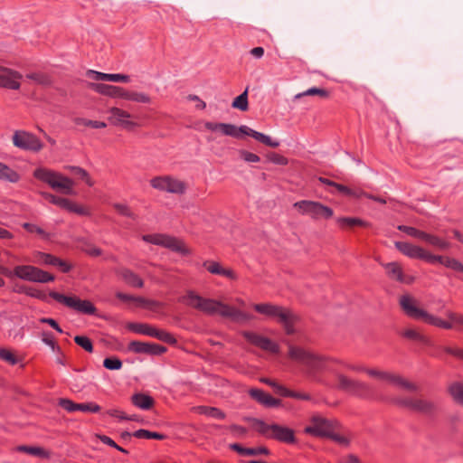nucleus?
Returning a JSON list of instances; mask_svg holds the SVG:
<instances>
[{
  "instance_id": "ddd939ff",
  "label": "nucleus",
  "mask_w": 463,
  "mask_h": 463,
  "mask_svg": "<svg viewBox=\"0 0 463 463\" xmlns=\"http://www.w3.org/2000/svg\"><path fill=\"white\" fill-rule=\"evenodd\" d=\"M142 240L147 243L162 246L183 255L190 254L189 249L182 240L170 235L163 233L146 234L142 236Z\"/></svg>"
},
{
  "instance_id": "7c9ffc66",
  "label": "nucleus",
  "mask_w": 463,
  "mask_h": 463,
  "mask_svg": "<svg viewBox=\"0 0 463 463\" xmlns=\"http://www.w3.org/2000/svg\"><path fill=\"white\" fill-rule=\"evenodd\" d=\"M89 73L94 75V80H106L112 82H124L128 83L130 80L128 75L119 74V73H104L95 71H90Z\"/></svg>"
},
{
  "instance_id": "052dcab7",
  "label": "nucleus",
  "mask_w": 463,
  "mask_h": 463,
  "mask_svg": "<svg viewBox=\"0 0 463 463\" xmlns=\"http://www.w3.org/2000/svg\"><path fill=\"white\" fill-rule=\"evenodd\" d=\"M147 349V354L150 355H160L166 352V347L155 343H148Z\"/></svg>"
},
{
  "instance_id": "c756f323",
  "label": "nucleus",
  "mask_w": 463,
  "mask_h": 463,
  "mask_svg": "<svg viewBox=\"0 0 463 463\" xmlns=\"http://www.w3.org/2000/svg\"><path fill=\"white\" fill-rule=\"evenodd\" d=\"M383 267L386 270L388 277L391 279H394L396 281L402 283H410L412 281V279L407 280L403 276V271L402 266L398 262H390L383 264Z\"/></svg>"
},
{
  "instance_id": "a19ab883",
  "label": "nucleus",
  "mask_w": 463,
  "mask_h": 463,
  "mask_svg": "<svg viewBox=\"0 0 463 463\" xmlns=\"http://www.w3.org/2000/svg\"><path fill=\"white\" fill-rule=\"evenodd\" d=\"M26 78L33 80L35 83L42 86H49L52 84V79L49 75L43 72H32L26 74Z\"/></svg>"
},
{
  "instance_id": "dca6fc26",
  "label": "nucleus",
  "mask_w": 463,
  "mask_h": 463,
  "mask_svg": "<svg viewBox=\"0 0 463 463\" xmlns=\"http://www.w3.org/2000/svg\"><path fill=\"white\" fill-rule=\"evenodd\" d=\"M50 297L59 303L71 307L80 313L87 315H94L97 308L90 300H81L77 297L64 296L61 293L52 291Z\"/></svg>"
},
{
  "instance_id": "c85d7f7f",
  "label": "nucleus",
  "mask_w": 463,
  "mask_h": 463,
  "mask_svg": "<svg viewBox=\"0 0 463 463\" xmlns=\"http://www.w3.org/2000/svg\"><path fill=\"white\" fill-rule=\"evenodd\" d=\"M15 451L25 453L43 459H49L52 452L39 446L20 445L15 448Z\"/></svg>"
},
{
  "instance_id": "680f3d73",
  "label": "nucleus",
  "mask_w": 463,
  "mask_h": 463,
  "mask_svg": "<svg viewBox=\"0 0 463 463\" xmlns=\"http://www.w3.org/2000/svg\"><path fill=\"white\" fill-rule=\"evenodd\" d=\"M445 267L458 272H463V264L455 258L449 257L446 260Z\"/></svg>"
},
{
  "instance_id": "f257e3e1",
  "label": "nucleus",
  "mask_w": 463,
  "mask_h": 463,
  "mask_svg": "<svg viewBox=\"0 0 463 463\" xmlns=\"http://www.w3.org/2000/svg\"><path fill=\"white\" fill-rule=\"evenodd\" d=\"M288 356L289 359L304 365L307 377L314 382H320L318 373L323 371L330 370L329 365L331 364H340L356 373L364 372L366 373V370L369 369L363 364H347L332 357L317 354L309 349L294 345H288Z\"/></svg>"
},
{
  "instance_id": "f03ea898",
  "label": "nucleus",
  "mask_w": 463,
  "mask_h": 463,
  "mask_svg": "<svg viewBox=\"0 0 463 463\" xmlns=\"http://www.w3.org/2000/svg\"><path fill=\"white\" fill-rule=\"evenodd\" d=\"M178 301L208 316L219 315L237 323L252 319V316L248 313L219 300L203 298L193 290H188Z\"/></svg>"
},
{
  "instance_id": "2f4dec72",
  "label": "nucleus",
  "mask_w": 463,
  "mask_h": 463,
  "mask_svg": "<svg viewBox=\"0 0 463 463\" xmlns=\"http://www.w3.org/2000/svg\"><path fill=\"white\" fill-rule=\"evenodd\" d=\"M131 402L141 410H150L154 404V399L145 393H135L131 396Z\"/></svg>"
},
{
  "instance_id": "9d476101",
  "label": "nucleus",
  "mask_w": 463,
  "mask_h": 463,
  "mask_svg": "<svg viewBox=\"0 0 463 463\" xmlns=\"http://www.w3.org/2000/svg\"><path fill=\"white\" fill-rule=\"evenodd\" d=\"M293 207L301 215H307L312 220L317 221L320 219L328 220L334 215V211L329 206H326L320 202L311 200H301L296 202Z\"/></svg>"
},
{
  "instance_id": "4c0bfd02",
  "label": "nucleus",
  "mask_w": 463,
  "mask_h": 463,
  "mask_svg": "<svg viewBox=\"0 0 463 463\" xmlns=\"http://www.w3.org/2000/svg\"><path fill=\"white\" fill-rule=\"evenodd\" d=\"M65 169L71 171L74 175H78L81 180H83L89 186L94 185V181L90 177V174L83 169L82 167L76 165H67Z\"/></svg>"
},
{
  "instance_id": "a18cd8bd",
  "label": "nucleus",
  "mask_w": 463,
  "mask_h": 463,
  "mask_svg": "<svg viewBox=\"0 0 463 463\" xmlns=\"http://www.w3.org/2000/svg\"><path fill=\"white\" fill-rule=\"evenodd\" d=\"M33 261L38 264H44V265H52L54 255H52L50 253H45L42 251H34L33 253Z\"/></svg>"
},
{
  "instance_id": "864d4df0",
  "label": "nucleus",
  "mask_w": 463,
  "mask_h": 463,
  "mask_svg": "<svg viewBox=\"0 0 463 463\" xmlns=\"http://www.w3.org/2000/svg\"><path fill=\"white\" fill-rule=\"evenodd\" d=\"M266 157L269 162H271L275 165H286L288 164V159L286 156L279 155L278 153H275V152L269 153L266 156Z\"/></svg>"
},
{
  "instance_id": "f8f14e48",
  "label": "nucleus",
  "mask_w": 463,
  "mask_h": 463,
  "mask_svg": "<svg viewBox=\"0 0 463 463\" xmlns=\"http://www.w3.org/2000/svg\"><path fill=\"white\" fill-rule=\"evenodd\" d=\"M222 134L224 136L232 137L235 138H240L241 135L250 136L259 142L270 146V147H278L279 146V141L272 140L269 136L258 132L256 130L251 129L250 128L243 125L241 127H236L235 125L225 123L224 128H222Z\"/></svg>"
},
{
  "instance_id": "9b49d317",
  "label": "nucleus",
  "mask_w": 463,
  "mask_h": 463,
  "mask_svg": "<svg viewBox=\"0 0 463 463\" xmlns=\"http://www.w3.org/2000/svg\"><path fill=\"white\" fill-rule=\"evenodd\" d=\"M392 402L400 408L426 415L432 414L436 410L433 402L418 396L395 397Z\"/></svg>"
},
{
  "instance_id": "58836bf2",
  "label": "nucleus",
  "mask_w": 463,
  "mask_h": 463,
  "mask_svg": "<svg viewBox=\"0 0 463 463\" xmlns=\"http://www.w3.org/2000/svg\"><path fill=\"white\" fill-rule=\"evenodd\" d=\"M402 335L404 338H407L409 340H412V341H416V342H420V343H423L425 345L429 344L428 337L425 336L424 335H422L421 333H420L419 331H417L416 329H413V328H407V329L403 330L402 332Z\"/></svg>"
},
{
  "instance_id": "2eb2a0df",
  "label": "nucleus",
  "mask_w": 463,
  "mask_h": 463,
  "mask_svg": "<svg viewBox=\"0 0 463 463\" xmlns=\"http://www.w3.org/2000/svg\"><path fill=\"white\" fill-rule=\"evenodd\" d=\"M337 421L326 419L320 415H314L309 420V424L305 427L306 434L324 438L331 434L337 426Z\"/></svg>"
},
{
  "instance_id": "13d9d810",
  "label": "nucleus",
  "mask_w": 463,
  "mask_h": 463,
  "mask_svg": "<svg viewBox=\"0 0 463 463\" xmlns=\"http://www.w3.org/2000/svg\"><path fill=\"white\" fill-rule=\"evenodd\" d=\"M78 411L97 413L100 411V406L95 402L78 403Z\"/></svg>"
},
{
  "instance_id": "0eeeda50",
  "label": "nucleus",
  "mask_w": 463,
  "mask_h": 463,
  "mask_svg": "<svg viewBox=\"0 0 463 463\" xmlns=\"http://www.w3.org/2000/svg\"><path fill=\"white\" fill-rule=\"evenodd\" d=\"M252 426L256 431L267 439H275L277 441L293 444L296 442L295 431L286 426L279 424H267L260 419H251Z\"/></svg>"
},
{
  "instance_id": "20e7f679",
  "label": "nucleus",
  "mask_w": 463,
  "mask_h": 463,
  "mask_svg": "<svg viewBox=\"0 0 463 463\" xmlns=\"http://www.w3.org/2000/svg\"><path fill=\"white\" fill-rule=\"evenodd\" d=\"M33 175L37 180L47 184L52 190L66 195L75 194L74 181L59 172L46 167H38L33 171Z\"/></svg>"
},
{
  "instance_id": "6ab92c4d",
  "label": "nucleus",
  "mask_w": 463,
  "mask_h": 463,
  "mask_svg": "<svg viewBox=\"0 0 463 463\" xmlns=\"http://www.w3.org/2000/svg\"><path fill=\"white\" fill-rule=\"evenodd\" d=\"M153 188L170 194H183L186 191V184L171 175L156 176L150 180Z\"/></svg>"
},
{
  "instance_id": "473e14b6",
  "label": "nucleus",
  "mask_w": 463,
  "mask_h": 463,
  "mask_svg": "<svg viewBox=\"0 0 463 463\" xmlns=\"http://www.w3.org/2000/svg\"><path fill=\"white\" fill-rule=\"evenodd\" d=\"M118 274L125 280V282L127 284L130 285L131 287H135V288H143V286H144L143 279L138 275L134 273L132 270H130L128 269H121L118 271Z\"/></svg>"
},
{
  "instance_id": "0e129e2a",
  "label": "nucleus",
  "mask_w": 463,
  "mask_h": 463,
  "mask_svg": "<svg viewBox=\"0 0 463 463\" xmlns=\"http://www.w3.org/2000/svg\"><path fill=\"white\" fill-rule=\"evenodd\" d=\"M78 123L82 124L85 127H90L93 128H104L107 127V124L103 121L90 120L85 118L79 119Z\"/></svg>"
},
{
  "instance_id": "393cba45",
  "label": "nucleus",
  "mask_w": 463,
  "mask_h": 463,
  "mask_svg": "<svg viewBox=\"0 0 463 463\" xmlns=\"http://www.w3.org/2000/svg\"><path fill=\"white\" fill-rule=\"evenodd\" d=\"M203 266L211 274L222 276L232 280H236L238 279V276L233 269L222 267V264L218 261L206 260L203 263Z\"/></svg>"
},
{
  "instance_id": "b1692460",
  "label": "nucleus",
  "mask_w": 463,
  "mask_h": 463,
  "mask_svg": "<svg viewBox=\"0 0 463 463\" xmlns=\"http://www.w3.org/2000/svg\"><path fill=\"white\" fill-rule=\"evenodd\" d=\"M242 335L250 344L260 347L262 350L269 351L272 354H278L279 352V345L268 337L248 331L243 332Z\"/></svg>"
},
{
  "instance_id": "39448f33",
  "label": "nucleus",
  "mask_w": 463,
  "mask_h": 463,
  "mask_svg": "<svg viewBox=\"0 0 463 463\" xmlns=\"http://www.w3.org/2000/svg\"><path fill=\"white\" fill-rule=\"evenodd\" d=\"M90 86L95 92L114 99H122L143 104H150L152 101L151 97L146 92L130 90L120 86L104 83H90Z\"/></svg>"
},
{
  "instance_id": "a211bd4d",
  "label": "nucleus",
  "mask_w": 463,
  "mask_h": 463,
  "mask_svg": "<svg viewBox=\"0 0 463 463\" xmlns=\"http://www.w3.org/2000/svg\"><path fill=\"white\" fill-rule=\"evenodd\" d=\"M12 141L14 146L25 151L37 153L43 147V144L39 137L25 130H15Z\"/></svg>"
},
{
  "instance_id": "8fccbe9b",
  "label": "nucleus",
  "mask_w": 463,
  "mask_h": 463,
  "mask_svg": "<svg viewBox=\"0 0 463 463\" xmlns=\"http://www.w3.org/2000/svg\"><path fill=\"white\" fill-rule=\"evenodd\" d=\"M0 360L6 362L11 365H14L19 362V359L9 349L0 348Z\"/></svg>"
},
{
  "instance_id": "72a5a7b5",
  "label": "nucleus",
  "mask_w": 463,
  "mask_h": 463,
  "mask_svg": "<svg viewBox=\"0 0 463 463\" xmlns=\"http://www.w3.org/2000/svg\"><path fill=\"white\" fill-rule=\"evenodd\" d=\"M21 179V175L18 172L12 169L7 165L0 162V180L10 183H17Z\"/></svg>"
},
{
  "instance_id": "de8ad7c7",
  "label": "nucleus",
  "mask_w": 463,
  "mask_h": 463,
  "mask_svg": "<svg viewBox=\"0 0 463 463\" xmlns=\"http://www.w3.org/2000/svg\"><path fill=\"white\" fill-rule=\"evenodd\" d=\"M23 228L25 229L30 233H36L41 236L43 239L48 240L50 239V234L46 232L43 229L39 227L36 224L24 222L23 224Z\"/></svg>"
},
{
  "instance_id": "7ed1b4c3",
  "label": "nucleus",
  "mask_w": 463,
  "mask_h": 463,
  "mask_svg": "<svg viewBox=\"0 0 463 463\" xmlns=\"http://www.w3.org/2000/svg\"><path fill=\"white\" fill-rule=\"evenodd\" d=\"M399 304L404 314L412 319L421 320L429 325L444 329L452 328V323L445 321L420 308L417 299L411 295L405 294L401 296Z\"/></svg>"
},
{
  "instance_id": "4468645a",
  "label": "nucleus",
  "mask_w": 463,
  "mask_h": 463,
  "mask_svg": "<svg viewBox=\"0 0 463 463\" xmlns=\"http://www.w3.org/2000/svg\"><path fill=\"white\" fill-rule=\"evenodd\" d=\"M366 374L372 378L394 384L408 391L417 392L419 390L417 384L392 372L383 371L377 368H369L366 370Z\"/></svg>"
},
{
  "instance_id": "c03bdc74",
  "label": "nucleus",
  "mask_w": 463,
  "mask_h": 463,
  "mask_svg": "<svg viewBox=\"0 0 463 463\" xmlns=\"http://www.w3.org/2000/svg\"><path fill=\"white\" fill-rule=\"evenodd\" d=\"M42 341L50 346L53 352L61 353V347L57 345L52 333L43 331L41 333Z\"/></svg>"
},
{
  "instance_id": "f704fd0d",
  "label": "nucleus",
  "mask_w": 463,
  "mask_h": 463,
  "mask_svg": "<svg viewBox=\"0 0 463 463\" xmlns=\"http://www.w3.org/2000/svg\"><path fill=\"white\" fill-rule=\"evenodd\" d=\"M194 411L198 414L205 415L213 419L223 420L226 416L222 411L216 407L197 406L194 408Z\"/></svg>"
},
{
  "instance_id": "4be33fe9",
  "label": "nucleus",
  "mask_w": 463,
  "mask_h": 463,
  "mask_svg": "<svg viewBox=\"0 0 463 463\" xmlns=\"http://www.w3.org/2000/svg\"><path fill=\"white\" fill-rule=\"evenodd\" d=\"M23 75L11 68L0 66V88L18 90L21 88Z\"/></svg>"
},
{
  "instance_id": "a878e982",
  "label": "nucleus",
  "mask_w": 463,
  "mask_h": 463,
  "mask_svg": "<svg viewBox=\"0 0 463 463\" xmlns=\"http://www.w3.org/2000/svg\"><path fill=\"white\" fill-rule=\"evenodd\" d=\"M250 396L258 402L259 403L264 405L265 407H278L280 405V401L275 399L270 394L265 392L260 389H250L249 391Z\"/></svg>"
},
{
  "instance_id": "bf43d9fd",
  "label": "nucleus",
  "mask_w": 463,
  "mask_h": 463,
  "mask_svg": "<svg viewBox=\"0 0 463 463\" xmlns=\"http://www.w3.org/2000/svg\"><path fill=\"white\" fill-rule=\"evenodd\" d=\"M103 366L109 370H119L122 367V362L117 357L106 358L103 361Z\"/></svg>"
},
{
  "instance_id": "e2e57ef3",
  "label": "nucleus",
  "mask_w": 463,
  "mask_h": 463,
  "mask_svg": "<svg viewBox=\"0 0 463 463\" xmlns=\"http://www.w3.org/2000/svg\"><path fill=\"white\" fill-rule=\"evenodd\" d=\"M52 266L59 268L60 270L62 271L63 273H67L71 271V269H72V266L70 263L58 257H54Z\"/></svg>"
},
{
  "instance_id": "774afa93",
  "label": "nucleus",
  "mask_w": 463,
  "mask_h": 463,
  "mask_svg": "<svg viewBox=\"0 0 463 463\" xmlns=\"http://www.w3.org/2000/svg\"><path fill=\"white\" fill-rule=\"evenodd\" d=\"M241 157L249 163H257L260 160V156L254 153L242 150L241 151Z\"/></svg>"
},
{
  "instance_id": "603ef678",
  "label": "nucleus",
  "mask_w": 463,
  "mask_h": 463,
  "mask_svg": "<svg viewBox=\"0 0 463 463\" xmlns=\"http://www.w3.org/2000/svg\"><path fill=\"white\" fill-rule=\"evenodd\" d=\"M147 344L145 342H139V341H131L128 344V350L136 353V354H147Z\"/></svg>"
},
{
  "instance_id": "6e6d98bb",
  "label": "nucleus",
  "mask_w": 463,
  "mask_h": 463,
  "mask_svg": "<svg viewBox=\"0 0 463 463\" xmlns=\"http://www.w3.org/2000/svg\"><path fill=\"white\" fill-rule=\"evenodd\" d=\"M58 404L68 412H74L78 411V403L67 398L59 399Z\"/></svg>"
},
{
  "instance_id": "79ce46f5",
  "label": "nucleus",
  "mask_w": 463,
  "mask_h": 463,
  "mask_svg": "<svg viewBox=\"0 0 463 463\" xmlns=\"http://www.w3.org/2000/svg\"><path fill=\"white\" fill-rule=\"evenodd\" d=\"M232 108L241 111H247L249 109L248 88L238 97L234 99L232 104Z\"/></svg>"
},
{
  "instance_id": "423d86ee",
  "label": "nucleus",
  "mask_w": 463,
  "mask_h": 463,
  "mask_svg": "<svg viewBox=\"0 0 463 463\" xmlns=\"http://www.w3.org/2000/svg\"><path fill=\"white\" fill-rule=\"evenodd\" d=\"M253 308L268 317L278 318L279 323L284 326L286 334L295 333L294 326L298 321V317L291 310L271 303L254 304Z\"/></svg>"
},
{
  "instance_id": "6e6552de",
  "label": "nucleus",
  "mask_w": 463,
  "mask_h": 463,
  "mask_svg": "<svg viewBox=\"0 0 463 463\" xmlns=\"http://www.w3.org/2000/svg\"><path fill=\"white\" fill-rule=\"evenodd\" d=\"M335 377L336 380L335 387L338 390L363 399L373 398L372 388L366 383L352 379L339 372L335 373Z\"/></svg>"
},
{
  "instance_id": "5fc2aeb1",
  "label": "nucleus",
  "mask_w": 463,
  "mask_h": 463,
  "mask_svg": "<svg viewBox=\"0 0 463 463\" xmlns=\"http://www.w3.org/2000/svg\"><path fill=\"white\" fill-rule=\"evenodd\" d=\"M282 391L284 392L283 397H289V398H294V399L302 400V401H310L311 400V395L307 392H299L290 391L288 388H287V390H282Z\"/></svg>"
},
{
  "instance_id": "ea45409f",
  "label": "nucleus",
  "mask_w": 463,
  "mask_h": 463,
  "mask_svg": "<svg viewBox=\"0 0 463 463\" xmlns=\"http://www.w3.org/2000/svg\"><path fill=\"white\" fill-rule=\"evenodd\" d=\"M133 437H135L137 439H159V440H163L166 438V436L165 434H162L159 432H155V431H150V430H144V429H140V430L134 431Z\"/></svg>"
},
{
  "instance_id": "3c124183",
  "label": "nucleus",
  "mask_w": 463,
  "mask_h": 463,
  "mask_svg": "<svg viewBox=\"0 0 463 463\" xmlns=\"http://www.w3.org/2000/svg\"><path fill=\"white\" fill-rule=\"evenodd\" d=\"M75 343L80 345L81 348H83L88 353L93 352V345L91 340L85 335H76L74 337Z\"/></svg>"
},
{
  "instance_id": "09e8293b",
  "label": "nucleus",
  "mask_w": 463,
  "mask_h": 463,
  "mask_svg": "<svg viewBox=\"0 0 463 463\" xmlns=\"http://www.w3.org/2000/svg\"><path fill=\"white\" fill-rule=\"evenodd\" d=\"M398 230L401 232H405L407 235L414 238H418L422 240L425 236V232L418 230L411 226H406V225H399Z\"/></svg>"
},
{
  "instance_id": "cd10ccee",
  "label": "nucleus",
  "mask_w": 463,
  "mask_h": 463,
  "mask_svg": "<svg viewBox=\"0 0 463 463\" xmlns=\"http://www.w3.org/2000/svg\"><path fill=\"white\" fill-rule=\"evenodd\" d=\"M394 245L399 251L409 258L420 260L421 257L423 248L420 246L404 241H396Z\"/></svg>"
},
{
  "instance_id": "412c9836",
  "label": "nucleus",
  "mask_w": 463,
  "mask_h": 463,
  "mask_svg": "<svg viewBox=\"0 0 463 463\" xmlns=\"http://www.w3.org/2000/svg\"><path fill=\"white\" fill-rule=\"evenodd\" d=\"M108 113L109 114V121L113 126L121 127L127 130H132L138 127V124L131 119L133 116L121 108H109Z\"/></svg>"
},
{
  "instance_id": "37998d69",
  "label": "nucleus",
  "mask_w": 463,
  "mask_h": 463,
  "mask_svg": "<svg viewBox=\"0 0 463 463\" xmlns=\"http://www.w3.org/2000/svg\"><path fill=\"white\" fill-rule=\"evenodd\" d=\"M314 95H317V96H319L321 98L326 99V98L329 97V92L326 90H325V89L313 87V88H310V89L307 90L304 92L298 93L295 96V99H300V98H302L304 96H314Z\"/></svg>"
},
{
  "instance_id": "49530a36",
  "label": "nucleus",
  "mask_w": 463,
  "mask_h": 463,
  "mask_svg": "<svg viewBox=\"0 0 463 463\" xmlns=\"http://www.w3.org/2000/svg\"><path fill=\"white\" fill-rule=\"evenodd\" d=\"M449 393L453 399L463 405V383H455L449 386Z\"/></svg>"
},
{
  "instance_id": "5701e85b",
  "label": "nucleus",
  "mask_w": 463,
  "mask_h": 463,
  "mask_svg": "<svg viewBox=\"0 0 463 463\" xmlns=\"http://www.w3.org/2000/svg\"><path fill=\"white\" fill-rule=\"evenodd\" d=\"M242 335L250 344L260 347L262 350L269 351L272 354H278L279 352V345L268 337L248 331L243 332Z\"/></svg>"
},
{
  "instance_id": "aec40b11",
  "label": "nucleus",
  "mask_w": 463,
  "mask_h": 463,
  "mask_svg": "<svg viewBox=\"0 0 463 463\" xmlns=\"http://www.w3.org/2000/svg\"><path fill=\"white\" fill-rule=\"evenodd\" d=\"M42 195L51 203L57 205L60 208L66 210L70 213H74L82 216L90 215V211L89 210V208L81 204H79L70 199L60 197L50 193H42Z\"/></svg>"
},
{
  "instance_id": "f3484780",
  "label": "nucleus",
  "mask_w": 463,
  "mask_h": 463,
  "mask_svg": "<svg viewBox=\"0 0 463 463\" xmlns=\"http://www.w3.org/2000/svg\"><path fill=\"white\" fill-rule=\"evenodd\" d=\"M128 328L137 334L155 337L165 343L175 345L176 343L175 337L169 332L158 329L149 324L146 323H131Z\"/></svg>"
},
{
  "instance_id": "4d7b16f0",
  "label": "nucleus",
  "mask_w": 463,
  "mask_h": 463,
  "mask_svg": "<svg viewBox=\"0 0 463 463\" xmlns=\"http://www.w3.org/2000/svg\"><path fill=\"white\" fill-rule=\"evenodd\" d=\"M113 208L120 214L126 217L135 219L136 216L131 209L124 203H114Z\"/></svg>"
},
{
  "instance_id": "69168bd1",
  "label": "nucleus",
  "mask_w": 463,
  "mask_h": 463,
  "mask_svg": "<svg viewBox=\"0 0 463 463\" xmlns=\"http://www.w3.org/2000/svg\"><path fill=\"white\" fill-rule=\"evenodd\" d=\"M260 381L263 383H266V384L269 385L270 387H272L275 390V392L278 394L281 395V396H283V392H284L281 390H287V388L285 386H283V385H281V384H279V383H276L275 381L270 380L269 378H262Z\"/></svg>"
},
{
  "instance_id": "1a4fd4ad",
  "label": "nucleus",
  "mask_w": 463,
  "mask_h": 463,
  "mask_svg": "<svg viewBox=\"0 0 463 463\" xmlns=\"http://www.w3.org/2000/svg\"><path fill=\"white\" fill-rule=\"evenodd\" d=\"M7 278H17L25 281L47 283L54 280V276L33 265H17L13 269H8Z\"/></svg>"
},
{
  "instance_id": "bb28decb",
  "label": "nucleus",
  "mask_w": 463,
  "mask_h": 463,
  "mask_svg": "<svg viewBox=\"0 0 463 463\" xmlns=\"http://www.w3.org/2000/svg\"><path fill=\"white\" fill-rule=\"evenodd\" d=\"M74 241L79 250L90 257H99L102 254L100 248L97 247L94 243L84 237H78Z\"/></svg>"
},
{
  "instance_id": "c9c22d12",
  "label": "nucleus",
  "mask_w": 463,
  "mask_h": 463,
  "mask_svg": "<svg viewBox=\"0 0 463 463\" xmlns=\"http://www.w3.org/2000/svg\"><path fill=\"white\" fill-rule=\"evenodd\" d=\"M336 223L342 229L351 228L354 226L368 227L369 223L359 218L354 217H339L336 219Z\"/></svg>"
},
{
  "instance_id": "338daca9",
  "label": "nucleus",
  "mask_w": 463,
  "mask_h": 463,
  "mask_svg": "<svg viewBox=\"0 0 463 463\" xmlns=\"http://www.w3.org/2000/svg\"><path fill=\"white\" fill-rule=\"evenodd\" d=\"M334 187L339 193H341V194H343L345 195L353 196V197H359V195H358L359 193L354 192L352 189H350L349 187H347V186H345L344 184L335 183Z\"/></svg>"
},
{
  "instance_id": "e433bc0d",
  "label": "nucleus",
  "mask_w": 463,
  "mask_h": 463,
  "mask_svg": "<svg viewBox=\"0 0 463 463\" xmlns=\"http://www.w3.org/2000/svg\"><path fill=\"white\" fill-rule=\"evenodd\" d=\"M422 241L439 250H447L450 246V244L445 240L427 232L425 233V236L422 239Z\"/></svg>"
}]
</instances>
